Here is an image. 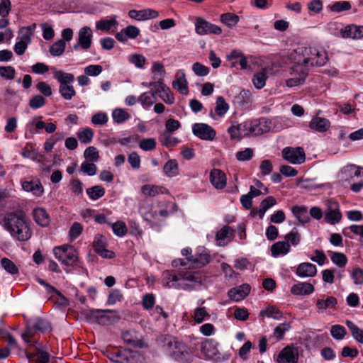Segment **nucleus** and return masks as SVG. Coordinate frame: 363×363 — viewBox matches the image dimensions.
<instances>
[{
    "instance_id": "nucleus-1",
    "label": "nucleus",
    "mask_w": 363,
    "mask_h": 363,
    "mask_svg": "<svg viewBox=\"0 0 363 363\" xmlns=\"http://www.w3.org/2000/svg\"><path fill=\"white\" fill-rule=\"evenodd\" d=\"M2 222L4 228L16 240L26 242L33 235L30 221L23 211L6 213L4 216Z\"/></svg>"
},
{
    "instance_id": "nucleus-2",
    "label": "nucleus",
    "mask_w": 363,
    "mask_h": 363,
    "mask_svg": "<svg viewBox=\"0 0 363 363\" xmlns=\"http://www.w3.org/2000/svg\"><path fill=\"white\" fill-rule=\"evenodd\" d=\"M163 348L165 352L174 360L187 362L191 357V350L189 345L176 337H163Z\"/></svg>"
},
{
    "instance_id": "nucleus-3",
    "label": "nucleus",
    "mask_w": 363,
    "mask_h": 363,
    "mask_svg": "<svg viewBox=\"0 0 363 363\" xmlns=\"http://www.w3.org/2000/svg\"><path fill=\"white\" fill-rule=\"evenodd\" d=\"M317 48L306 46L298 43L296 47V55L298 56V62H296V86L304 84L306 77L308 75V68L306 66L310 65L308 58L315 57V52L313 50Z\"/></svg>"
},
{
    "instance_id": "nucleus-4",
    "label": "nucleus",
    "mask_w": 363,
    "mask_h": 363,
    "mask_svg": "<svg viewBox=\"0 0 363 363\" xmlns=\"http://www.w3.org/2000/svg\"><path fill=\"white\" fill-rule=\"evenodd\" d=\"M105 354L115 363H143V359L138 352L122 347L106 350Z\"/></svg>"
},
{
    "instance_id": "nucleus-5",
    "label": "nucleus",
    "mask_w": 363,
    "mask_h": 363,
    "mask_svg": "<svg viewBox=\"0 0 363 363\" xmlns=\"http://www.w3.org/2000/svg\"><path fill=\"white\" fill-rule=\"evenodd\" d=\"M55 257L64 265L72 267L78 261V252L69 245L55 247L53 249Z\"/></svg>"
},
{
    "instance_id": "nucleus-6",
    "label": "nucleus",
    "mask_w": 363,
    "mask_h": 363,
    "mask_svg": "<svg viewBox=\"0 0 363 363\" xmlns=\"http://www.w3.org/2000/svg\"><path fill=\"white\" fill-rule=\"evenodd\" d=\"M116 313L115 310L91 309L86 312V317L101 325H109L116 320L115 316L109 315L107 313Z\"/></svg>"
},
{
    "instance_id": "nucleus-7",
    "label": "nucleus",
    "mask_w": 363,
    "mask_h": 363,
    "mask_svg": "<svg viewBox=\"0 0 363 363\" xmlns=\"http://www.w3.org/2000/svg\"><path fill=\"white\" fill-rule=\"evenodd\" d=\"M35 28V24L33 23L30 26L23 27L20 29L19 33L21 34V39L14 45V52L18 55H22L25 53L28 45L31 43V37L33 30Z\"/></svg>"
},
{
    "instance_id": "nucleus-8",
    "label": "nucleus",
    "mask_w": 363,
    "mask_h": 363,
    "mask_svg": "<svg viewBox=\"0 0 363 363\" xmlns=\"http://www.w3.org/2000/svg\"><path fill=\"white\" fill-rule=\"evenodd\" d=\"M247 135L252 134L255 135H262L267 133L271 129V122L264 118L253 119L245 121Z\"/></svg>"
},
{
    "instance_id": "nucleus-9",
    "label": "nucleus",
    "mask_w": 363,
    "mask_h": 363,
    "mask_svg": "<svg viewBox=\"0 0 363 363\" xmlns=\"http://www.w3.org/2000/svg\"><path fill=\"white\" fill-rule=\"evenodd\" d=\"M108 243L106 238L102 234H96L94 237L92 247L94 252L105 259H113L116 257V254L113 251L108 250Z\"/></svg>"
},
{
    "instance_id": "nucleus-10",
    "label": "nucleus",
    "mask_w": 363,
    "mask_h": 363,
    "mask_svg": "<svg viewBox=\"0 0 363 363\" xmlns=\"http://www.w3.org/2000/svg\"><path fill=\"white\" fill-rule=\"evenodd\" d=\"M195 31L200 35H220L222 33V29L220 26L213 24L201 17H198L195 22Z\"/></svg>"
},
{
    "instance_id": "nucleus-11",
    "label": "nucleus",
    "mask_w": 363,
    "mask_h": 363,
    "mask_svg": "<svg viewBox=\"0 0 363 363\" xmlns=\"http://www.w3.org/2000/svg\"><path fill=\"white\" fill-rule=\"evenodd\" d=\"M326 205L327 211H325L324 216L325 222L330 225L338 223L342 217L339 203L335 201L328 200Z\"/></svg>"
},
{
    "instance_id": "nucleus-12",
    "label": "nucleus",
    "mask_w": 363,
    "mask_h": 363,
    "mask_svg": "<svg viewBox=\"0 0 363 363\" xmlns=\"http://www.w3.org/2000/svg\"><path fill=\"white\" fill-rule=\"evenodd\" d=\"M93 32L88 26H84L79 30L78 40L73 45L74 50H78L80 48L83 50H88L92 44Z\"/></svg>"
},
{
    "instance_id": "nucleus-13",
    "label": "nucleus",
    "mask_w": 363,
    "mask_h": 363,
    "mask_svg": "<svg viewBox=\"0 0 363 363\" xmlns=\"http://www.w3.org/2000/svg\"><path fill=\"white\" fill-rule=\"evenodd\" d=\"M218 342L214 339H206L201 343V351L206 359H220V354L218 349Z\"/></svg>"
},
{
    "instance_id": "nucleus-14",
    "label": "nucleus",
    "mask_w": 363,
    "mask_h": 363,
    "mask_svg": "<svg viewBox=\"0 0 363 363\" xmlns=\"http://www.w3.org/2000/svg\"><path fill=\"white\" fill-rule=\"evenodd\" d=\"M179 274H172L169 271H165L162 274V283L165 287H173L175 289H183L186 290L194 289V286L190 284H181L179 282Z\"/></svg>"
},
{
    "instance_id": "nucleus-15",
    "label": "nucleus",
    "mask_w": 363,
    "mask_h": 363,
    "mask_svg": "<svg viewBox=\"0 0 363 363\" xmlns=\"http://www.w3.org/2000/svg\"><path fill=\"white\" fill-rule=\"evenodd\" d=\"M187 261L191 267L200 268L210 262L211 256L205 248H199L194 255L187 257Z\"/></svg>"
},
{
    "instance_id": "nucleus-16",
    "label": "nucleus",
    "mask_w": 363,
    "mask_h": 363,
    "mask_svg": "<svg viewBox=\"0 0 363 363\" xmlns=\"http://www.w3.org/2000/svg\"><path fill=\"white\" fill-rule=\"evenodd\" d=\"M194 135L199 138L204 140H213L216 133L215 130L206 123H195L192 126Z\"/></svg>"
},
{
    "instance_id": "nucleus-17",
    "label": "nucleus",
    "mask_w": 363,
    "mask_h": 363,
    "mask_svg": "<svg viewBox=\"0 0 363 363\" xmlns=\"http://www.w3.org/2000/svg\"><path fill=\"white\" fill-rule=\"evenodd\" d=\"M251 287L248 284H242L230 289L228 292V297L234 301L244 299L250 292Z\"/></svg>"
},
{
    "instance_id": "nucleus-18",
    "label": "nucleus",
    "mask_w": 363,
    "mask_h": 363,
    "mask_svg": "<svg viewBox=\"0 0 363 363\" xmlns=\"http://www.w3.org/2000/svg\"><path fill=\"white\" fill-rule=\"evenodd\" d=\"M158 16V11L151 9L142 10L132 9L128 11V16L130 18L135 19L139 21L155 18Z\"/></svg>"
},
{
    "instance_id": "nucleus-19",
    "label": "nucleus",
    "mask_w": 363,
    "mask_h": 363,
    "mask_svg": "<svg viewBox=\"0 0 363 363\" xmlns=\"http://www.w3.org/2000/svg\"><path fill=\"white\" fill-rule=\"evenodd\" d=\"M140 29L135 26L129 25L115 35L117 40L121 43H125L128 38L135 39L140 35Z\"/></svg>"
},
{
    "instance_id": "nucleus-20",
    "label": "nucleus",
    "mask_w": 363,
    "mask_h": 363,
    "mask_svg": "<svg viewBox=\"0 0 363 363\" xmlns=\"http://www.w3.org/2000/svg\"><path fill=\"white\" fill-rule=\"evenodd\" d=\"M209 179L211 184L217 189H223L226 185V176L219 169H213L210 172Z\"/></svg>"
},
{
    "instance_id": "nucleus-21",
    "label": "nucleus",
    "mask_w": 363,
    "mask_h": 363,
    "mask_svg": "<svg viewBox=\"0 0 363 363\" xmlns=\"http://www.w3.org/2000/svg\"><path fill=\"white\" fill-rule=\"evenodd\" d=\"M32 215L33 220L38 225L45 228L50 225V215L45 208L42 207L35 208L33 210Z\"/></svg>"
},
{
    "instance_id": "nucleus-22",
    "label": "nucleus",
    "mask_w": 363,
    "mask_h": 363,
    "mask_svg": "<svg viewBox=\"0 0 363 363\" xmlns=\"http://www.w3.org/2000/svg\"><path fill=\"white\" fill-rule=\"evenodd\" d=\"M187 84L184 72L182 69L178 70L175 75V79L172 82V87L177 89L182 94L187 95L189 93Z\"/></svg>"
},
{
    "instance_id": "nucleus-23",
    "label": "nucleus",
    "mask_w": 363,
    "mask_h": 363,
    "mask_svg": "<svg viewBox=\"0 0 363 363\" xmlns=\"http://www.w3.org/2000/svg\"><path fill=\"white\" fill-rule=\"evenodd\" d=\"M277 363H295V347L294 344L283 348L277 358Z\"/></svg>"
},
{
    "instance_id": "nucleus-24",
    "label": "nucleus",
    "mask_w": 363,
    "mask_h": 363,
    "mask_svg": "<svg viewBox=\"0 0 363 363\" xmlns=\"http://www.w3.org/2000/svg\"><path fill=\"white\" fill-rule=\"evenodd\" d=\"M24 191L31 192L34 196L40 197L43 194L44 188L40 180L23 181L21 182Z\"/></svg>"
},
{
    "instance_id": "nucleus-25",
    "label": "nucleus",
    "mask_w": 363,
    "mask_h": 363,
    "mask_svg": "<svg viewBox=\"0 0 363 363\" xmlns=\"http://www.w3.org/2000/svg\"><path fill=\"white\" fill-rule=\"evenodd\" d=\"M315 52V57L308 58V62H310L311 67L317 66L322 67L325 65L328 60V53L323 48H317L313 50Z\"/></svg>"
},
{
    "instance_id": "nucleus-26",
    "label": "nucleus",
    "mask_w": 363,
    "mask_h": 363,
    "mask_svg": "<svg viewBox=\"0 0 363 363\" xmlns=\"http://www.w3.org/2000/svg\"><path fill=\"white\" fill-rule=\"evenodd\" d=\"M316 273V266L309 262H303L296 267V276L301 278L313 277Z\"/></svg>"
},
{
    "instance_id": "nucleus-27",
    "label": "nucleus",
    "mask_w": 363,
    "mask_h": 363,
    "mask_svg": "<svg viewBox=\"0 0 363 363\" xmlns=\"http://www.w3.org/2000/svg\"><path fill=\"white\" fill-rule=\"evenodd\" d=\"M161 99L167 104H173L174 103V96L169 87H168L163 81L157 84V91Z\"/></svg>"
},
{
    "instance_id": "nucleus-28",
    "label": "nucleus",
    "mask_w": 363,
    "mask_h": 363,
    "mask_svg": "<svg viewBox=\"0 0 363 363\" xmlns=\"http://www.w3.org/2000/svg\"><path fill=\"white\" fill-rule=\"evenodd\" d=\"M309 128L319 133H324L330 126V122L325 118L313 117L309 122Z\"/></svg>"
},
{
    "instance_id": "nucleus-29",
    "label": "nucleus",
    "mask_w": 363,
    "mask_h": 363,
    "mask_svg": "<svg viewBox=\"0 0 363 363\" xmlns=\"http://www.w3.org/2000/svg\"><path fill=\"white\" fill-rule=\"evenodd\" d=\"M231 140H240L243 137L247 136V132L245 122L236 125H232L228 128Z\"/></svg>"
},
{
    "instance_id": "nucleus-30",
    "label": "nucleus",
    "mask_w": 363,
    "mask_h": 363,
    "mask_svg": "<svg viewBox=\"0 0 363 363\" xmlns=\"http://www.w3.org/2000/svg\"><path fill=\"white\" fill-rule=\"evenodd\" d=\"M337 305V300L335 296H329L325 299H318L316 301V307L320 311H323L327 309L336 310Z\"/></svg>"
},
{
    "instance_id": "nucleus-31",
    "label": "nucleus",
    "mask_w": 363,
    "mask_h": 363,
    "mask_svg": "<svg viewBox=\"0 0 363 363\" xmlns=\"http://www.w3.org/2000/svg\"><path fill=\"white\" fill-rule=\"evenodd\" d=\"M290 250V245L287 241H279L274 243L271 247L272 255L277 257L279 255H284Z\"/></svg>"
},
{
    "instance_id": "nucleus-32",
    "label": "nucleus",
    "mask_w": 363,
    "mask_h": 363,
    "mask_svg": "<svg viewBox=\"0 0 363 363\" xmlns=\"http://www.w3.org/2000/svg\"><path fill=\"white\" fill-rule=\"evenodd\" d=\"M343 37L359 39L363 37V26L350 25L345 27Z\"/></svg>"
},
{
    "instance_id": "nucleus-33",
    "label": "nucleus",
    "mask_w": 363,
    "mask_h": 363,
    "mask_svg": "<svg viewBox=\"0 0 363 363\" xmlns=\"http://www.w3.org/2000/svg\"><path fill=\"white\" fill-rule=\"evenodd\" d=\"M122 338L125 343L134 347L143 348L144 346L143 341L135 337V332L125 331L123 333Z\"/></svg>"
},
{
    "instance_id": "nucleus-34",
    "label": "nucleus",
    "mask_w": 363,
    "mask_h": 363,
    "mask_svg": "<svg viewBox=\"0 0 363 363\" xmlns=\"http://www.w3.org/2000/svg\"><path fill=\"white\" fill-rule=\"evenodd\" d=\"M234 229L228 225H224L220 230H218L216 235V240L218 242V245L220 246H224L225 243L224 240L234 235Z\"/></svg>"
},
{
    "instance_id": "nucleus-35",
    "label": "nucleus",
    "mask_w": 363,
    "mask_h": 363,
    "mask_svg": "<svg viewBox=\"0 0 363 363\" xmlns=\"http://www.w3.org/2000/svg\"><path fill=\"white\" fill-rule=\"evenodd\" d=\"M163 172L169 177H174L179 174V164L175 159L169 160L163 167Z\"/></svg>"
},
{
    "instance_id": "nucleus-36",
    "label": "nucleus",
    "mask_w": 363,
    "mask_h": 363,
    "mask_svg": "<svg viewBox=\"0 0 363 363\" xmlns=\"http://www.w3.org/2000/svg\"><path fill=\"white\" fill-rule=\"evenodd\" d=\"M116 18V16H113L110 19H101L97 21L96 23V29L102 31H108L113 26L116 27L118 25Z\"/></svg>"
},
{
    "instance_id": "nucleus-37",
    "label": "nucleus",
    "mask_w": 363,
    "mask_h": 363,
    "mask_svg": "<svg viewBox=\"0 0 363 363\" xmlns=\"http://www.w3.org/2000/svg\"><path fill=\"white\" fill-rule=\"evenodd\" d=\"M346 325L349 328L352 336L358 342L363 344V329L358 327L351 320H346Z\"/></svg>"
},
{
    "instance_id": "nucleus-38",
    "label": "nucleus",
    "mask_w": 363,
    "mask_h": 363,
    "mask_svg": "<svg viewBox=\"0 0 363 363\" xmlns=\"http://www.w3.org/2000/svg\"><path fill=\"white\" fill-rule=\"evenodd\" d=\"M342 174L345 175V180L348 178L359 177L362 174L361 168L355 164H350L344 167L341 171Z\"/></svg>"
},
{
    "instance_id": "nucleus-39",
    "label": "nucleus",
    "mask_w": 363,
    "mask_h": 363,
    "mask_svg": "<svg viewBox=\"0 0 363 363\" xmlns=\"http://www.w3.org/2000/svg\"><path fill=\"white\" fill-rule=\"evenodd\" d=\"M54 78L57 80L60 85L71 84L74 80V77L72 74L64 72L62 70L55 71L54 72Z\"/></svg>"
},
{
    "instance_id": "nucleus-40",
    "label": "nucleus",
    "mask_w": 363,
    "mask_h": 363,
    "mask_svg": "<svg viewBox=\"0 0 363 363\" xmlns=\"http://www.w3.org/2000/svg\"><path fill=\"white\" fill-rule=\"evenodd\" d=\"M36 331L37 330L33 327V323L28 322L24 333L21 335V337L25 342L33 346L36 343V341L32 340L31 338L34 337Z\"/></svg>"
},
{
    "instance_id": "nucleus-41",
    "label": "nucleus",
    "mask_w": 363,
    "mask_h": 363,
    "mask_svg": "<svg viewBox=\"0 0 363 363\" xmlns=\"http://www.w3.org/2000/svg\"><path fill=\"white\" fill-rule=\"evenodd\" d=\"M179 282L181 284L193 285L194 289L195 288L194 284L200 283L201 281L198 277V274L195 273L182 272L179 273Z\"/></svg>"
},
{
    "instance_id": "nucleus-42",
    "label": "nucleus",
    "mask_w": 363,
    "mask_h": 363,
    "mask_svg": "<svg viewBox=\"0 0 363 363\" xmlns=\"http://www.w3.org/2000/svg\"><path fill=\"white\" fill-rule=\"evenodd\" d=\"M315 291L313 285L308 282L296 283V296H308Z\"/></svg>"
},
{
    "instance_id": "nucleus-43",
    "label": "nucleus",
    "mask_w": 363,
    "mask_h": 363,
    "mask_svg": "<svg viewBox=\"0 0 363 363\" xmlns=\"http://www.w3.org/2000/svg\"><path fill=\"white\" fill-rule=\"evenodd\" d=\"M240 18L233 13H225L220 15V21L229 28L235 26L239 22Z\"/></svg>"
},
{
    "instance_id": "nucleus-44",
    "label": "nucleus",
    "mask_w": 363,
    "mask_h": 363,
    "mask_svg": "<svg viewBox=\"0 0 363 363\" xmlns=\"http://www.w3.org/2000/svg\"><path fill=\"white\" fill-rule=\"evenodd\" d=\"M86 191L89 197L93 201H96L103 197L106 193L105 189L100 185H96L88 188Z\"/></svg>"
},
{
    "instance_id": "nucleus-45",
    "label": "nucleus",
    "mask_w": 363,
    "mask_h": 363,
    "mask_svg": "<svg viewBox=\"0 0 363 363\" xmlns=\"http://www.w3.org/2000/svg\"><path fill=\"white\" fill-rule=\"evenodd\" d=\"M1 265L5 271L11 275H18L19 274L18 267L15 263L9 258L4 257L1 259Z\"/></svg>"
},
{
    "instance_id": "nucleus-46",
    "label": "nucleus",
    "mask_w": 363,
    "mask_h": 363,
    "mask_svg": "<svg viewBox=\"0 0 363 363\" xmlns=\"http://www.w3.org/2000/svg\"><path fill=\"white\" fill-rule=\"evenodd\" d=\"M33 327L43 333H45L51 331V324L47 320L42 318H37L34 323H33Z\"/></svg>"
},
{
    "instance_id": "nucleus-47",
    "label": "nucleus",
    "mask_w": 363,
    "mask_h": 363,
    "mask_svg": "<svg viewBox=\"0 0 363 363\" xmlns=\"http://www.w3.org/2000/svg\"><path fill=\"white\" fill-rule=\"evenodd\" d=\"M113 120L116 123H122L130 118V115L123 108H116L112 113Z\"/></svg>"
},
{
    "instance_id": "nucleus-48",
    "label": "nucleus",
    "mask_w": 363,
    "mask_h": 363,
    "mask_svg": "<svg viewBox=\"0 0 363 363\" xmlns=\"http://www.w3.org/2000/svg\"><path fill=\"white\" fill-rule=\"evenodd\" d=\"M65 48V40H59L50 46L49 51L52 56L58 57L64 53Z\"/></svg>"
},
{
    "instance_id": "nucleus-49",
    "label": "nucleus",
    "mask_w": 363,
    "mask_h": 363,
    "mask_svg": "<svg viewBox=\"0 0 363 363\" xmlns=\"http://www.w3.org/2000/svg\"><path fill=\"white\" fill-rule=\"evenodd\" d=\"M259 315L279 320L282 317V313L275 306H269L264 310L261 311Z\"/></svg>"
},
{
    "instance_id": "nucleus-50",
    "label": "nucleus",
    "mask_w": 363,
    "mask_h": 363,
    "mask_svg": "<svg viewBox=\"0 0 363 363\" xmlns=\"http://www.w3.org/2000/svg\"><path fill=\"white\" fill-rule=\"evenodd\" d=\"M267 79V73L265 70L262 69L254 74L252 82L257 89H260L265 86Z\"/></svg>"
},
{
    "instance_id": "nucleus-51",
    "label": "nucleus",
    "mask_w": 363,
    "mask_h": 363,
    "mask_svg": "<svg viewBox=\"0 0 363 363\" xmlns=\"http://www.w3.org/2000/svg\"><path fill=\"white\" fill-rule=\"evenodd\" d=\"M296 219L302 225L310 222V216L308 213V210L306 206H296Z\"/></svg>"
},
{
    "instance_id": "nucleus-52",
    "label": "nucleus",
    "mask_w": 363,
    "mask_h": 363,
    "mask_svg": "<svg viewBox=\"0 0 363 363\" xmlns=\"http://www.w3.org/2000/svg\"><path fill=\"white\" fill-rule=\"evenodd\" d=\"M330 259L333 264L338 267H345L347 263L346 255L342 252H333L330 256Z\"/></svg>"
},
{
    "instance_id": "nucleus-53",
    "label": "nucleus",
    "mask_w": 363,
    "mask_h": 363,
    "mask_svg": "<svg viewBox=\"0 0 363 363\" xmlns=\"http://www.w3.org/2000/svg\"><path fill=\"white\" fill-rule=\"evenodd\" d=\"M59 92L65 100H70L76 95V91L72 84L60 85Z\"/></svg>"
},
{
    "instance_id": "nucleus-54",
    "label": "nucleus",
    "mask_w": 363,
    "mask_h": 363,
    "mask_svg": "<svg viewBox=\"0 0 363 363\" xmlns=\"http://www.w3.org/2000/svg\"><path fill=\"white\" fill-rule=\"evenodd\" d=\"M84 157L88 162H97L99 160V152L94 146L88 147L84 152Z\"/></svg>"
},
{
    "instance_id": "nucleus-55",
    "label": "nucleus",
    "mask_w": 363,
    "mask_h": 363,
    "mask_svg": "<svg viewBox=\"0 0 363 363\" xmlns=\"http://www.w3.org/2000/svg\"><path fill=\"white\" fill-rule=\"evenodd\" d=\"M229 109V105L226 103L223 96H218L216 99V106L215 107V112L217 115L222 116Z\"/></svg>"
},
{
    "instance_id": "nucleus-56",
    "label": "nucleus",
    "mask_w": 363,
    "mask_h": 363,
    "mask_svg": "<svg viewBox=\"0 0 363 363\" xmlns=\"http://www.w3.org/2000/svg\"><path fill=\"white\" fill-rule=\"evenodd\" d=\"M157 93H155V91L152 92H144L139 96V101L142 104L143 106H151L154 102L155 99V95Z\"/></svg>"
},
{
    "instance_id": "nucleus-57",
    "label": "nucleus",
    "mask_w": 363,
    "mask_h": 363,
    "mask_svg": "<svg viewBox=\"0 0 363 363\" xmlns=\"http://www.w3.org/2000/svg\"><path fill=\"white\" fill-rule=\"evenodd\" d=\"M330 334L335 340H342L347 334L345 328L341 325H334L330 328Z\"/></svg>"
},
{
    "instance_id": "nucleus-58",
    "label": "nucleus",
    "mask_w": 363,
    "mask_h": 363,
    "mask_svg": "<svg viewBox=\"0 0 363 363\" xmlns=\"http://www.w3.org/2000/svg\"><path fill=\"white\" fill-rule=\"evenodd\" d=\"M78 138L82 143L88 144L91 142L94 137V131L90 128H86L77 134Z\"/></svg>"
},
{
    "instance_id": "nucleus-59",
    "label": "nucleus",
    "mask_w": 363,
    "mask_h": 363,
    "mask_svg": "<svg viewBox=\"0 0 363 363\" xmlns=\"http://www.w3.org/2000/svg\"><path fill=\"white\" fill-rule=\"evenodd\" d=\"M16 70L12 66H0V76L6 80H13L15 78Z\"/></svg>"
},
{
    "instance_id": "nucleus-60",
    "label": "nucleus",
    "mask_w": 363,
    "mask_h": 363,
    "mask_svg": "<svg viewBox=\"0 0 363 363\" xmlns=\"http://www.w3.org/2000/svg\"><path fill=\"white\" fill-rule=\"evenodd\" d=\"M352 6L350 1H335L330 7L332 11L340 13L342 11H348L351 9Z\"/></svg>"
},
{
    "instance_id": "nucleus-61",
    "label": "nucleus",
    "mask_w": 363,
    "mask_h": 363,
    "mask_svg": "<svg viewBox=\"0 0 363 363\" xmlns=\"http://www.w3.org/2000/svg\"><path fill=\"white\" fill-rule=\"evenodd\" d=\"M81 171L89 176H94L96 173L97 167L94 162L86 160L81 164Z\"/></svg>"
},
{
    "instance_id": "nucleus-62",
    "label": "nucleus",
    "mask_w": 363,
    "mask_h": 363,
    "mask_svg": "<svg viewBox=\"0 0 363 363\" xmlns=\"http://www.w3.org/2000/svg\"><path fill=\"white\" fill-rule=\"evenodd\" d=\"M83 225L79 222H74L69 230V236L72 240H76L82 233Z\"/></svg>"
},
{
    "instance_id": "nucleus-63",
    "label": "nucleus",
    "mask_w": 363,
    "mask_h": 363,
    "mask_svg": "<svg viewBox=\"0 0 363 363\" xmlns=\"http://www.w3.org/2000/svg\"><path fill=\"white\" fill-rule=\"evenodd\" d=\"M141 191L146 196H155L161 191V187L150 184H145L142 186Z\"/></svg>"
},
{
    "instance_id": "nucleus-64",
    "label": "nucleus",
    "mask_w": 363,
    "mask_h": 363,
    "mask_svg": "<svg viewBox=\"0 0 363 363\" xmlns=\"http://www.w3.org/2000/svg\"><path fill=\"white\" fill-rule=\"evenodd\" d=\"M113 232L119 237L124 236L128 231L127 226L123 221H117L111 225Z\"/></svg>"
}]
</instances>
